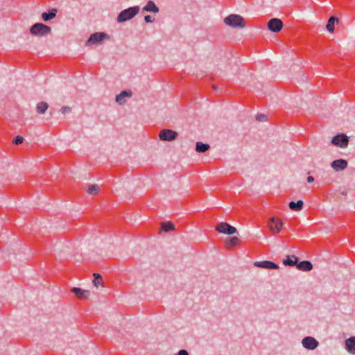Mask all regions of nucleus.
<instances>
[{
  "instance_id": "nucleus-20",
  "label": "nucleus",
  "mask_w": 355,
  "mask_h": 355,
  "mask_svg": "<svg viewBox=\"0 0 355 355\" xmlns=\"http://www.w3.org/2000/svg\"><path fill=\"white\" fill-rule=\"evenodd\" d=\"M48 107L49 105L47 103L44 101L40 102L37 104L36 106L37 112L40 114H44Z\"/></svg>"
},
{
  "instance_id": "nucleus-12",
  "label": "nucleus",
  "mask_w": 355,
  "mask_h": 355,
  "mask_svg": "<svg viewBox=\"0 0 355 355\" xmlns=\"http://www.w3.org/2000/svg\"><path fill=\"white\" fill-rule=\"evenodd\" d=\"M71 293H73L78 299H87L89 295V291L83 290L78 287H73L71 290Z\"/></svg>"
},
{
  "instance_id": "nucleus-30",
  "label": "nucleus",
  "mask_w": 355,
  "mask_h": 355,
  "mask_svg": "<svg viewBox=\"0 0 355 355\" xmlns=\"http://www.w3.org/2000/svg\"><path fill=\"white\" fill-rule=\"evenodd\" d=\"M326 28L329 33H333L335 28V24H327Z\"/></svg>"
},
{
  "instance_id": "nucleus-21",
  "label": "nucleus",
  "mask_w": 355,
  "mask_h": 355,
  "mask_svg": "<svg viewBox=\"0 0 355 355\" xmlns=\"http://www.w3.org/2000/svg\"><path fill=\"white\" fill-rule=\"evenodd\" d=\"M57 10L56 9H52L49 12H43L42 15V17L44 21H46L52 19L54 18L56 15Z\"/></svg>"
},
{
  "instance_id": "nucleus-18",
  "label": "nucleus",
  "mask_w": 355,
  "mask_h": 355,
  "mask_svg": "<svg viewBox=\"0 0 355 355\" xmlns=\"http://www.w3.org/2000/svg\"><path fill=\"white\" fill-rule=\"evenodd\" d=\"M223 22H245V19L241 15L232 14L225 17Z\"/></svg>"
},
{
  "instance_id": "nucleus-29",
  "label": "nucleus",
  "mask_w": 355,
  "mask_h": 355,
  "mask_svg": "<svg viewBox=\"0 0 355 355\" xmlns=\"http://www.w3.org/2000/svg\"><path fill=\"white\" fill-rule=\"evenodd\" d=\"M227 24L234 28H243L245 27V24Z\"/></svg>"
},
{
  "instance_id": "nucleus-37",
  "label": "nucleus",
  "mask_w": 355,
  "mask_h": 355,
  "mask_svg": "<svg viewBox=\"0 0 355 355\" xmlns=\"http://www.w3.org/2000/svg\"><path fill=\"white\" fill-rule=\"evenodd\" d=\"M213 88H214V89H216V87L215 85H213Z\"/></svg>"
},
{
  "instance_id": "nucleus-6",
  "label": "nucleus",
  "mask_w": 355,
  "mask_h": 355,
  "mask_svg": "<svg viewBox=\"0 0 355 355\" xmlns=\"http://www.w3.org/2000/svg\"><path fill=\"white\" fill-rule=\"evenodd\" d=\"M178 136L176 131L170 129H163L159 132V137L162 141H172Z\"/></svg>"
},
{
  "instance_id": "nucleus-34",
  "label": "nucleus",
  "mask_w": 355,
  "mask_h": 355,
  "mask_svg": "<svg viewBox=\"0 0 355 355\" xmlns=\"http://www.w3.org/2000/svg\"><path fill=\"white\" fill-rule=\"evenodd\" d=\"M339 19L336 16H331L327 21V22H338Z\"/></svg>"
},
{
  "instance_id": "nucleus-7",
  "label": "nucleus",
  "mask_w": 355,
  "mask_h": 355,
  "mask_svg": "<svg viewBox=\"0 0 355 355\" xmlns=\"http://www.w3.org/2000/svg\"><path fill=\"white\" fill-rule=\"evenodd\" d=\"M302 345L306 349L314 350L318 347L319 342L312 336H306L302 340Z\"/></svg>"
},
{
  "instance_id": "nucleus-16",
  "label": "nucleus",
  "mask_w": 355,
  "mask_h": 355,
  "mask_svg": "<svg viewBox=\"0 0 355 355\" xmlns=\"http://www.w3.org/2000/svg\"><path fill=\"white\" fill-rule=\"evenodd\" d=\"M299 261L298 257L295 255H288L286 259L283 260V263L284 266H296L297 262Z\"/></svg>"
},
{
  "instance_id": "nucleus-27",
  "label": "nucleus",
  "mask_w": 355,
  "mask_h": 355,
  "mask_svg": "<svg viewBox=\"0 0 355 355\" xmlns=\"http://www.w3.org/2000/svg\"><path fill=\"white\" fill-rule=\"evenodd\" d=\"M24 141V137L21 136H17L14 138L12 143L15 145L21 144Z\"/></svg>"
},
{
  "instance_id": "nucleus-31",
  "label": "nucleus",
  "mask_w": 355,
  "mask_h": 355,
  "mask_svg": "<svg viewBox=\"0 0 355 355\" xmlns=\"http://www.w3.org/2000/svg\"><path fill=\"white\" fill-rule=\"evenodd\" d=\"M62 114H68L71 112V108L69 106H63L61 109Z\"/></svg>"
},
{
  "instance_id": "nucleus-11",
  "label": "nucleus",
  "mask_w": 355,
  "mask_h": 355,
  "mask_svg": "<svg viewBox=\"0 0 355 355\" xmlns=\"http://www.w3.org/2000/svg\"><path fill=\"white\" fill-rule=\"evenodd\" d=\"M132 96V92L130 90H123L119 94L116 96L115 101L119 105H123L126 102L125 98H129L131 97Z\"/></svg>"
},
{
  "instance_id": "nucleus-1",
  "label": "nucleus",
  "mask_w": 355,
  "mask_h": 355,
  "mask_svg": "<svg viewBox=\"0 0 355 355\" xmlns=\"http://www.w3.org/2000/svg\"><path fill=\"white\" fill-rule=\"evenodd\" d=\"M140 10V8L138 6L128 8L122 10L117 17V22H125L128 20L132 19L135 15H137Z\"/></svg>"
},
{
  "instance_id": "nucleus-5",
  "label": "nucleus",
  "mask_w": 355,
  "mask_h": 355,
  "mask_svg": "<svg viewBox=\"0 0 355 355\" xmlns=\"http://www.w3.org/2000/svg\"><path fill=\"white\" fill-rule=\"evenodd\" d=\"M215 230L220 233L227 235H232L237 233V230L236 227L225 222L218 223L216 226Z\"/></svg>"
},
{
  "instance_id": "nucleus-19",
  "label": "nucleus",
  "mask_w": 355,
  "mask_h": 355,
  "mask_svg": "<svg viewBox=\"0 0 355 355\" xmlns=\"http://www.w3.org/2000/svg\"><path fill=\"white\" fill-rule=\"evenodd\" d=\"M210 146L207 144H204L200 141H198L196 144V150L198 153H205L209 149Z\"/></svg>"
},
{
  "instance_id": "nucleus-25",
  "label": "nucleus",
  "mask_w": 355,
  "mask_h": 355,
  "mask_svg": "<svg viewBox=\"0 0 355 355\" xmlns=\"http://www.w3.org/2000/svg\"><path fill=\"white\" fill-rule=\"evenodd\" d=\"M99 187L96 184H91L87 189V193L90 195H96L99 192Z\"/></svg>"
},
{
  "instance_id": "nucleus-23",
  "label": "nucleus",
  "mask_w": 355,
  "mask_h": 355,
  "mask_svg": "<svg viewBox=\"0 0 355 355\" xmlns=\"http://www.w3.org/2000/svg\"><path fill=\"white\" fill-rule=\"evenodd\" d=\"M175 230V225L171 222H164L161 224V230L168 232Z\"/></svg>"
},
{
  "instance_id": "nucleus-26",
  "label": "nucleus",
  "mask_w": 355,
  "mask_h": 355,
  "mask_svg": "<svg viewBox=\"0 0 355 355\" xmlns=\"http://www.w3.org/2000/svg\"><path fill=\"white\" fill-rule=\"evenodd\" d=\"M93 284L94 286L98 287L102 281V277L98 273H94Z\"/></svg>"
},
{
  "instance_id": "nucleus-22",
  "label": "nucleus",
  "mask_w": 355,
  "mask_h": 355,
  "mask_svg": "<svg viewBox=\"0 0 355 355\" xmlns=\"http://www.w3.org/2000/svg\"><path fill=\"white\" fill-rule=\"evenodd\" d=\"M268 29L273 33L279 32L283 28V24H267Z\"/></svg>"
},
{
  "instance_id": "nucleus-33",
  "label": "nucleus",
  "mask_w": 355,
  "mask_h": 355,
  "mask_svg": "<svg viewBox=\"0 0 355 355\" xmlns=\"http://www.w3.org/2000/svg\"><path fill=\"white\" fill-rule=\"evenodd\" d=\"M175 355H189V352L186 349H180Z\"/></svg>"
},
{
  "instance_id": "nucleus-14",
  "label": "nucleus",
  "mask_w": 355,
  "mask_h": 355,
  "mask_svg": "<svg viewBox=\"0 0 355 355\" xmlns=\"http://www.w3.org/2000/svg\"><path fill=\"white\" fill-rule=\"evenodd\" d=\"M296 268L302 271L308 272L312 270L313 265L309 261H302L300 262H297Z\"/></svg>"
},
{
  "instance_id": "nucleus-32",
  "label": "nucleus",
  "mask_w": 355,
  "mask_h": 355,
  "mask_svg": "<svg viewBox=\"0 0 355 355\" xmlns=\"http://www.w3.org/2000/svg\"><path fill=\"white\" fill-rule=\"evenodd\" d=\"M145 22H153L155 20L154 18H153L150 15H146L144 17Z\"/></svg>"
},
{
  "instance_id": "nucleus-35",
  "label": "nucleus",
  "mask_w": 355,
  "mask_h": 355,
  "mask_svg": "<svg viewBox=\"0 0 355 355\" xmlns=\"http://www.w3.org/2000/svg\"><path fill=\"white\" fill-rule=\"evenodd\" d=\"M268 22H282V21L278 18L270 19Z\"/></svg>"
},
{
  "instance_id": "nucleus-15",
  "label": "nucleus",
  "mask_w": 355,
  "mask_h": 355,
  "mask_svg": "<svg viewBox=\"0 0 355 355\" xmlns=\"http://www.w3.org/2000/svg\"><path fill=\"white\" fill-rule=\"evenodd\" d=\"M145 11L153 12L156 13L159 12V8L155 5V3L153 1H149L142 9L141 13L144 15Z\"/></svg>"
},
{
  "instance_id": "nucleus-13",
  "label": "nucleus",
  "mask_w": 355,
  "mask_h": 355,
  "mask_svg": "<svg viewBox=\"0 0 355 355\" xmlns=\"http://www.w3.org/2000/svg\"><path fill=\"white\" fill-rule=\"evenodd\" d=\"M346 350L352 354H355V336H352L345 341Z\"/></svg>"
},
{
  "instance_id": "nucleus-28",
  "label": "nucleus",
  "mask_w": 355,
  "mask_h": 355,
  "mask_svg": "<svg viewBox=\"0 0 355 355\" xmlns=\"http://www.w3.org/2000/svg\"><path fill=\"white\" fill-rule=\"evenodd\" d=\"M267 116L263 114H258L256 116V119L259 121H266Z\"/></svg>"
},
{
  "instance_id": "nucleus-3",
  "label": "nucleus",
  "mask_w": 355,
  "mask_h": 355,
  "mask_svg": "<svg viewBox=\"0 0 355 355\" xmlns=\"http://www.w3.org/2000/svg\"><path fill=\"white\" fill-rule=\"evenodd\" d=\"M51 31L50 27L44 24H34L30 29L32 35L42 36L49 33Z\"/></svg>"
},
{
  "instance_id": "nucleus-9",
  "label": "nucleus",
  "mask_w": 355,
  "mask_h": 355,
  "mask_svg": "<svg viewBox=\"0 0 355 355\" xmlns=\"http://www.w3.org/2000/svg\"><path fill=\"white\" fill-rule=\"evenodd\" d=\"M254 266L257 268H261L264 269H278L279 266L273 261H255L254 263Z\"/></svg>"
},
{
  "instance_id": "nucleus-2",
  "label": "nucleus",
  "mask_w": 355,
  "mask_h": 355,
  "mask_svg": "<svg viewBox=\"0 0 355 355\" xmlns=\"http://www.w3.org/2000/svg\"><path fill=\"white\" fill-rule=\"evenodd\" d=\"M110 36L103 32H96L92 33L85 42L87 46L93 45H99L104 40L109 39Z\"/></svg>"
},
{
  "instance_id": "nucleus-10",
  "label": "nucleus",
  "mask_w": 355,
  "mask_h": 355,
  "mask_svg": "<svg viewBox=\"0 0 355 355\" xmlns=\"http://www.w3.org/2000/svg\"><path fill=\"white\" fill-rule=\"evenodd\" d=\"M347 161L344 159H338L333 161L331 163V166L336 171H341L347 168Z\"/></svg>"
},
{
  "instance_id": "nucleus-8",
  "label": "nucleus",
  "mask_w": 355,
  "mask_h": 355,
  "mask_svg": "<svg viewBox=\"0 0 355 355\" xmlns=\"http://www.w3.org/2000/svg\"><path fill=\"white\" fill-rule=\"evenodd\" d=\"M268 226L274 234H278L283 227V223L280 219L272 217L269 219Z\"/></svg>"
},
{
  "instance_id": "nucleus-36",
  "label": "nucleus",
  "mask_w": 355,
  "mask_h": 355,
  "mask_svg": "<svg viewBox=\"0 0 355 355\" xmlns=\"http://www.w3.org/2000/svg\"><path fill=\"white\" fill-rule=\"evenodd\" d=\"M306 180L309 183H312L314 181V178L313 176H308Z\"/></svg>"
},
{
  "instance_id": "nucleus-4",
  "label": "nucleus",
  "mask_w": 355,
  "mask_h": 355,
  "mask_svg": "<svg viewBox=\"0 0 355 355\" xmlns=\"http://www.w3.org/2000/svg\"><path fill=\"white\" fill-rule=\"evenodd\" d=\"M331 143L335 146L346 148L349 144V138L346 135L339 133L332 138Z\"/></svg>"
},
{
  "instance_id": "nucleus-24",
  "label": "nucleus",
  "mask_w": 355,
  "mask_h": 355,
  "mask_svg": "<svg viewBox=\"0 0 355 355\" xmlns=\"http://www.w3.org/2000/svg\"><path fill=\"white\" fill-rule=\"evenodd\" d=\"M239 241L237 237L233 236L226 240V245L230 248H233L237 245Z\"/></svg>"
},
{
  "instance_id": "nucleus-17",
  "label": "nucleus",
  "mask_w": 355,
  "mask_h": 355,
  "mask_svg": "<svg viewBox=\"0 0 355 355\" xmlns=\"http://www.w3.org/2000/svg\"><path fill=\"white\" fill-rule=\"evenodd\" d=\"M304 202L302 200H299L297 202L291 201L288 203V207L290 209L294 211H299L303 209Z\"/></svg>"
}]
</instances>
